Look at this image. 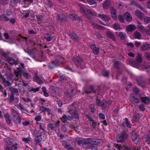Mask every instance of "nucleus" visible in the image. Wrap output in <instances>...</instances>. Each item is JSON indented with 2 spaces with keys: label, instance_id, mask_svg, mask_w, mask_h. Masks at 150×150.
<instances>
[{
  "label": "nucleus",
  "instance_id": "nucleus-1",
  "mask_svg": "<svg viewBox=\"0 0 150 150\" xmlns=\"http://www.w3.org/2000/svg\"><path fill=\"white\" fill-rule=\"evenodd\" d=\"M72 59L78 68L82 69L85 68V62L82 57L75 56L72 57Z\"/></svg>",
  "mask_w": 150,
  "mask_h": 150
},
{
  "label": "nucleus",
  "instance_id": "nucleus-2",
  "mask_svg": "<svg viewBox=\"0 0 150 150\" xmlns=\"http://www.w3.org/2000/svg\"><path fill=\"white\" fill-rule=\"evenodd\" d=\"M85 144L86 148L91 145H95L100 146L102 145L100 142L98 141H94L91 138L85 139Z\"/></svg>",
  "mask_w": 150,
  "mask_h": 150
},
{
  "label": "nucleus",
  "instance_id": "nucleus-3",
  "mask_svg": "<svg viewBox=\"0 0 150 150\" xmlns=\"http://www.w3.org/2000/svg\"><path fill=\"white\" fill-rule=\"evenodd\" d=\"M64 60V58L59 55L57 57L55 60L52 61L51 63L52 64L54 65L55 67H57L60 66L61 64H63Z\"/></svg>",
  "mask_w": 150,
  "mask_h": 150
},
{
  "label": "nucleus",
  "instance_id": "nucleus-4",
  "mask_svg": "<svg viewBox=\"0 0 150 150\" xmlns=\"http://www.w3.org/2000/svg\"><path fill=\"white\" fill-rule=\"evenodd\" d=\"M127 136L126 131H124L122 133H121L117 136L116 138L117 141L120 143L123 142L126 140Z\"/></svg>",
  "mask_w": 150,
  "mask_h": 150
},
{
  "label": "nucleus",
  "instance_id": "nucleus-5",
  "mask_svg": "<svg viewBox=\"0 0 150 150\" xmlns=\"http://www.w3.org/2000/svg\"><path fill=\"white\" fill-rule=\"evenodd\" d=\"M131 138L133 141L136 144H138L140 141L141 138L139 137V135L135 132L133 131L131 133Z\"/></svg>",
  "mask_w": 150,
  "mask_h": 150
},
{
  "label": "nucleus",
  "instance_id": "nucleus-6",
  "mask_svg": "<svg viewBox=\"0 0 150 150\" xmlns=\"http://www.w3.org/2000/svg\"><path fill=\"white\" fill-rule=\"evenodd\" d=\"M68 35L70 38L72 39L74 42L78 43L80 41V38L74 32L70 31L68 33Z\"/></svg>",
  "mask_w": 150,
  "mask_h": 150
},
{
  "label": "nucleus",
  "instance_id": "nucleus-7",
  "mask_svg": "<svg viewBox=\"0 0 150 150\" xmlns=\"http://www.w3.org/2000/svg\"><path fill=\"white\" fill-rule=\"evenodd\" d=\"M96 101V105L97 106H101L102 107V109L103 110H104L106 108V106L105 105V103L106 102V101L105 100H103L101 101L100 99H98V97H97Z\"/></svg>",
  "mask_w": 150,
  "mask_h": 150
},
{
  "label": "nucleus",
  "instance_id": "nucleus-8",
  "mask_svg": "<svg viewBox=\"0 0 150 150\" xmlns=\"http://www.w3.org/2000/svg\"><path fill=\"white\" fill-rule=\"evenodd\" d=\"M69 112L72 116L73 118L77 119H79L78 111L76 110L75 107L71 108L69 110Z\"/></svg>",
  "mask_w": 150,
  "mask_h": 150
},
{
  "label": "nucleus",
  "instance_id": "nucleus-9",
  "mask_svg": "<svg viewBox=\"0 0 150 150\" xmlns=\"http://www.w3.org/2000/svg\"><path fill=\"white\" fill-rule=\"evenodd\" d=\"M110 13L111 16L115 20H117V11L116 9L114 7L111 6L110 7Z\"/></svg>",
  "mask_w": 150,
  "mask_h": 150
},
{
  "label": "nucleus",
  "instance_id": "nucleus-10",
  "mask_svg": "<svg viewBox=\"0 0 150 150\" xmlns=\"http://www.w3.org/2000/svg\"><path fill=\"white\" fill-rule=\"evenodd\" d=\"M85 93L88 94L92 93H96V91L95 90L94 86L91 85L86 88V90L85 91Z\"/></svg>",
  "mask_w": 150,
  "mask_h": 150
},
{
  "label": "nucleus",
  "instance_id": "nucleus-11",
  "mask_svg": "<svg viewBox=\"0 0 150 150\" xmlns=\"http://www.w3.org/2000/svg\"><path fill=\"white\" fill-rule=\"evenodd\" d=\"M90 47L92 49L94 54L96 55L99 53V49L96 45H91Z\"/></svg>",
  "mask_w": 150,
  "mask_h": 150
},
{
  "label": "nucleus",
  "instance_id": "nucleus-12",
  "mask_svg": "<svg viewBox=\"0 0 150 150\" xmlns=\"http://www.w3.org/2000/svg\"><path fill=\"white\" fill-rule=\"evenodd\" d=\"M80 10L83 13L85 16L88 18H90V16L87 14L86 11V9L85 8L84 6L82 4H80L79 6Z\"/></svg>",
  "mask_w": 150,
  "mask_h": 150
},
{
  "label": "nucleus",
  "instance_id": "nucleus-13",
  "mask_svg": "<svg viewBox=\"0 0 150 150\" xmlns=\"http://www.w3.org/2000/svg\"><path fill=\"white\" fill-rule=\"evenodd\" d=\"M57 20L60 22H63L66 20L67 18L65 15L63 14L60 15L58 14L56 16Z\"/></svg>",
  "mask_w": 150,
  "mask_h": 150
},
{
  "label": "nucleus",
  "instance_id": "nucleus-14",
  "mask_svg": "<svg viewBox=\"0 0 150 150\" xmlns=\"http://www.w3.org/2000/svg\"><path fill=\"white\" fill-rule=\"evenodd\" d=\"M124 16L127 21L130 22L132 21V16L129 12H126L124 14Z\"/></svg>",
  "mask_w": 150,
  "mask_h": 150
},
{
  "label": "nucleus",
  "instance_id": "nucleus-15",
  "mask_svg": "<svg viewBox=\"0 0 150 150\" xmlns=\"http://www.w3.org/2000/svg\"><path fill=\"white\" fill-rule=\"evenodd\" d=\"M41 134H40L39 135H36L35 136V139L36 141V142L37 144L39 145H40V143L42 141V138Z\"/></svg>",
  "mask_w": 150,
  "mask_h": 150
},
{
  "label": "nucleus",
  "instance_id": "nucleus-16",
  "mask_svg": "<svg viewBox=\"0 0 150 150\" xmlns=\"http://www.w3.org/2000/svg\"><path fill=\"white\" fill-rule=\"evenodd\" d=\"M116 33L117 35L119 37L120 39L122 40H125L127 38V36L125 33L120 32L119 33L116 32Z\"/></svg>",
  "mask_w": 150,
  "mask_h": 150
},
{
  "label": "nucleus",
  "instance_id": "nucleus-17",
  "mask_svg": "<svg viewBox=\"0 0 150 150\" xmlns=\"http://www.w3.org/2000/svg\"><path fill=\"white\" fill-rule=\"evenodd\" d=\"M129 64L131 65L136 68H139L140 66V64L136 61L131 60Z\"/></svg>",
  "mask_w": 150,
  "mask_h": 150
},
{
  "label": "nucleus",
  "instance_id": "nucleus-18",
  "mask_svg": "<svg viewBox=\"0 0 150 150\" xmlns=\"http://www.w3.org/2000/svg\"><path fill=\"white\" fill-rule=\"evenodd\" d=\"M135 14L137 16L138 18L142 20L144 17V14L142 13L139 10H137L136 11Z\"/></svg>",
  "mask_w": 150,
  "mask_h": 150
},
{
  "label": "nucleus",
  "instance_id": "nucleus-19",
  "mask_svg": "<svg viewBox=\"0 0 150 150\" xmlns=\"http://www.w3.org/2000/svg\"><path fill=\"white\" fill-rule=\"evenodd\" d=\"M70 18L74 21H81V18L79 17L78 15L75 14H71L70 15Z\"/></svg>",
  "mask_w": 150,
  "mask_h": 150
},
{
  "label": "nucleus",
  "instance_id": "nucleus-20",
  "mask_svg": "<svg viewBox=\"0 0 150 150\" xmlns=\"http://www.w3.org/2000/svg\"><path fill=\"white\" fill-rule=\"evenodd\" d=\"M73 90H72L70 89H68L66 91H65V93L68 97H72L73 96Z\"/></svg>",
  "mask_w": 150,
  "mask_h": 150
},
{
  "label": "nucleus",
  "instance_id": "nucleus-21",
  "mask_svg": "<svg viewBox=\"0 0 150 150\" xmlns=\"http://www.w3.org/2000/svg\"><path fill=\"white\" fill-rule=\"evenodd\" d=\"M106 34L109 38L112 40L115 41L116 40V38L112 33L110 31H108L107 32Z\"/></svg>",
  "mask_w": 150,
  "mask_h": 150
},
{
  "label": "nucleus",
  "instance_id": "nucleus-22",
  "mask_svg": "<svg viewBox=\"0 0 150 150\" xmlns=\"http://www.w3.org/2000/svg\"><path fill=\"white\" fill-rule=\"evenodd\" d=\"M111 5V3L110 1H106L103 4V7L106 9H108L109 8Z\"/></svg>",
  "mask_w": 150,
  "mask_h": 150
},
{
  "label": "nucleus",
  "instance_id": "nucleus-23",
  "mask_svg": "<svg viewBox=\"0 0 150 150\" xmlns=\"http://www.w3.org/2000/svg\"><path fill=\"white\" fill-rule=\"evenodd\" d=\"M86 12L87 14H88V15L90 17V16L89 15V14L94 16H96L97 15V13H96L93 10H91L89 9H86ZM90 18V17L89 19Z\"/></svg>",
  "mask_w": 150,
  "mask_h": 150
},
{
  "label": "nucleus",
  "instance_id": "nucleus-24",
  "mask_svg": "<svg viewBox=\"0 0 150 150\" xmlns=\"http://www.w3.org/2000/svg\"><path fill=\"white\" fill-rule=\"evenodd\" d=\"M136 28L135 25H129L126 28V30L129 32H132L136 29Z\"/></svg>",
  "mask_w": 150,
  "mask_h": 150
},
{
  "label": "nucleus",
  "instance_id": "nucleus-25",
  "mask_svg": "<svg viewBox=\"0 0 150 150\" xmlns=\"http://www.w3.org/2000/svg\"><path fill=\"white\" fill-rule=\"evenodd\" d=\"M99 17H100L102 19L105 21H109L110 19V18L107 15L98 14Z\"/></svg>",
  "mask_w": 150,
  "mask_h": 150
},
{
  "label": "nucleus",
  "instance_id": "nucleus-26",
  "mask_svg": "<svg viewBox=\"0 0 150 150\" xmlns=\"http://www.w3.org/2000/svg\"><path fill=\"white\" fill-rule=\"evenodd\" d=\"M27 53L32 57L35 58L36 57V54L33 49H30L27 51Z\"/></svg>",
  "mask_w": 150,
  "mask_h": 150
},
{
  "label": "nucleus",
  "instance_id": "nucleus-27",
  "mask_svg": "<svg viewBox=\"0 0 150 150\" xmlns=\"http://www.w3.org/2000/svg\"><path fill=\"white\" fill-rule=\"evenodd\" d=\"M18 144L17 143L14 144L13 146L9 147L7 146L6 148V150H17L18 147L17 146Z\"/></svg>",
  "mask_w": 150,
  "mask_h": 150
},
{
  "label": "nucleus",
  "instance_id": "nucleus-28",
  "mask_svg": "<svg viewBox=\"0 0 150 150\" xmlns=\"http://www.w3.org/2000/svg\"><path fill=\"white\" fill-rule=\"evenodd\" d=\"M141 49L142 50H147L150 49V46L149 44H146L141 46Z\"/></svg>",
  "mask_w": 150,
  "mask_h": 150
},
{
  "label": "nucleus",
  "instance_id": "nucleus-29",
  "mask_svg": "<svg viewBox=\"0 0 150 150\" xmlns=\"http://www.w3.org/2000/svg\"><path fill=\"white\" fill-rule=\"evenodd\" d=\"M77 143L79 145H81L86 148L85 139L83 140H79L77 141Z\"/></svg>",
  "mask_w": 150,
  "mask_h": 150
},
{
  "label": "nucleus",
  "instance_id": "nucleus-30",
  "mask_svg": "<svg viewBox=\"0 0 150 150\" xmlns=\"http://www.w3.org/2000/svg\"><path fill=\"white\" fill-rule=\"evenodd\" d=\"M93 25L94 27L98 29H100L102 30H103L105 28V27L96 23H93Z\"/></svg>",
  "mask_w": 150,
  "mask_h": 150
},
{
  "label": "nucleus",
  "instance_id": "nucleus-31",
  "mask_svg": "<svg viewBox=\"0 0 150 150\" xmlns=\"http://www.w3.org/2000/svg\"><path fill=\"white\" fill-rule=\"evenodd\" d=\"M143 102L145 104L149 103L150 101V98L148 97H143L141 98Z\"/></svg>",
  "mask_w": 150,
  "mask_h": 150
},
{
  "label": "nucleus",
  "instance_id": "nucleus-32",
  "mask_svg": "<svg viewBox=\"0 0 150 150\" xmlns=\"http://www.w3.org/2000/svg\"><path fill=\"white\" fill-rule=\"evenodd\" d=\"M17 113L16 110H13L12 112V115L13 117V120L16 123V121L17 120V119L18 117L17 116L16 114L15 113Z\"/></svg>",
  "mask_w": 150,
  "mask_h": 150
},
{
  "label": "nucleus",
  "instance_id": "nucleus-33",
  "mask_svg": "<svg viewBox=\"0 0 150 150\" xmlns=\"http://www.w3.org/2000/svg\"><path fill=\"white\" fill-rule=\"evenodd\" d=\"M115 147L119 150H125V145L117 144L115 145Z\"/></svg>",
  "mask_w": 150,
  "mask_h": 150
},
{
  "label": "nucleus",
  "instance_id": "nucleus-34",
  "mask_svg": "<svg viewBox=\"0 0 150 150\" xmlns=\"http://www.w3.org/2000/svg\"><path fill=\"white\" fill-rule=\"evenodd\" d=\"M44 37L47 41H50L52 39V38L51 37V35L49 34H45L44 35Z\"/></svg>",
  "mask_w": 150,
  "mask_h": 150
},
{
  "label": "nucleus",
  "instance_id": "nucleus-35",
  "mask_svg": "<svg viewBox=\"0 0 150 150\" xmlns=\"http://www.w3.org/2000/svg\"><path fill=\"white\" fill-rule=\"evenodd\" d=\"M5 59L6 60L10 62H9V64H14L15 60L12 57H10L8 56Z\"/></svg>",
  "mask_w": 150,
  "mask_h": 150
},
{
  "label": "nucleus",
  "instance_id": "nucleus-36",
  "mask_svg": "<svg viewBox=\"0 0 150 150\" xmlns=\"http://www.w3.org/2000/svg\"><path fill=\"white\" fill-rule=\"evenodd\" d=\"M0 18L1 20L4 21H8L9 20V18L5 14L0 15Z\"/></svg>",
  "mask_w": 150,
  "mask_h": 150
},
{
  "label": "nucleus",
  "instance_id": "nucleus-37",
  "mask_svg": "<svg viewBox=\"0 0 150 150\" xmlns=\"http://www.w3.org/2000/svg\"><path fill=\"white\" fill-rule=\"evenodd\" d=\"M120 62L119 61H116L113 62V66L114 68L117 69H119V65L120 64Z\"/></svg>",
  "mask_w": 150,
  "mask_h": 150
},
{
  "label": "nucleus",
  "instance_id": "nucleus-38",
  "mask_svg": "<svg viewBox=\"0 0 150 150\" xmlns=\"http://www.w3.org/2000/svg\"><path fill=\"white\" fill-rule=\"evenodd\" d=\"M136 61L140 64L142 62L143 59L141 55L139 54H138L137 57Z\"/></svg>",
  "mask_w": 150,
  "mask_h": 150
},
{
  "label": "nucleus",
  "instance_id": "nucleus-39",
  "mask_svg": "<svg viewBox=\"0 0 150 150\" xmlns=\"http://www.w3.org/2000/svg\"><path fill=\"white\" fill-rule=\"evenodd\" d=\"M22 69L21 67L18 68V71L16 72V77H18L19 76L21 77V74Z\"/></svg>",
  "mask_w": 150,
  "mask_h": 150
},
{
  "label": "nucleus",
  "instance_id": "nucleus-40",
  "mask_svg": "<svg viewBox=\"0 0 150 150\" xmlns=\"http://www.w3.org/2000/svg\"><path fill=\"white\" fill-rule=\"evenodd\" d=\"M48 126L52 130H56V127L55 125V124H54V123H51L50 122V123L48 124Z\"/></svg>",
  "mask_w": 150,
  "mask_h": 150
},
{
  "label": "nucleus",
  "instance_id": "nucleus-41",
  "mask_svg": "<svg viewBox=\"0 0 150 150\" xmlns=\"http://www.w3.org/2000/svg\"><path fill=\"white\" fill-rule=\"evenodd\" d=\"M21 0H12L10 2V4L13 7L15 6L16 4L17 3H19Z\"/></svg>",
  "mask_w": 150,
  "mask_h": 150
},
{
  "label": "nucleus",
  "instance_id": "nucleus-42",
  "mask_svg": "<svg viewBox=\"0 0 150 150\" xmlns=\"http://www.w3.org/2000/svg\"><path fill=\"white\" fill-rule=\"evenodd\" d=\"M43 18L42 16L37 17V22L38 24H41L43 23L42 21Z\"/></svg>",
  "mask_w": 150,
  "mask_h": 150
},
{
  "label": "nucleus",
  "instance_id": "nucleus-43",
  "mask_svg": "<svg viewBox=\"0 0 150 150\" xmlns=\"http://www.w3.org/2000/svg\"><path fill=\"white\" fill-rule=\"evenodd\" d=\"M6 142L9 145H11L13 146L14 145V144L17 143H13V139H8L6 140Z\"/></svg>",
  "mask_w": 150,
  "mask_h": 150
},
{
  "label": "nucleus",
  "instance_id": "nucleus-44",
  "mask_svg": "<svg viewBox=\"0 0 150 150\" xmlns=\"http://www.w3.org/2000/svg\"><path fill=\"white\" fill-rule=\"evenodd\" d=\"M139 119L137 115V114L134 115L133 117V119L132 120V122L133 123L137 122Z\"/></svg>",
  "mask_w": 150,
  "mask_h": 150
},
{
  "label": "nucleus",
  "instance_id": "nucleus-45",
  "mask_svg": "<svg viewBox=\"0 0 150 150\" xmlns=\"http://www.w3.org/2000/svg\"><path fill=\"white\" fill-rule=\"evenodd\" d=\"M130 96L131 98H132V100L135 103H138L139 102V100L138 98H136L134 96H132V95H130Z\"/></svg>",
  "mask_w": 150,
  "mask_h": 150
},
{
  "label": "nucleus",
  "instance_id": "nucleus-46",
  "mask_svg": "<svg viewBox=\"0 0 150 150\" xmlns=\"http://www.w3.org/2000/svg\"><path fill=\"white\" fill-rule=\"evenodd\" d=\"M113 28L115 30H120L121 29L120 25L117 23H115L113 25Z\"/></svg>",
  "mask_w": 150,
  "mask_h": 150
},
{
  "label": "nucleus",
  "instance_id": "nucleus-47",
  "mask_svg": "<svg viewBox=\"0 0 150 150\" xmlns=\"http://www.w3.org/2000/svg\"><path fill=\"white\" fill-rule=\"evenodd\" d=\"M124 17L122 14H120L118 16V19L119 21L122 23L125 21Z\"/></svg>",
  "mask_w": 150,
  "mask_h": 150
},
{
  "label": "nucleus",
  "instance_id": "nucleus-48",
  "mask_svg": "<svg viewBox=\"0 0 150 150\" xmlns=\"http://www.w3.org/2000/svg\"><path fill=\"white\" fill-rule=\"evenodd\" d=\"M109 72L106 70H103L102 71V74L105 77H109Z\"/></svg>",
  "mask_w": 150,
  "mask_h": 150
},
{
  "label": "nucleus",
  "instance_id": "nucleus-49",
  "mask_svg": "<svg viewBox=\"0 0 150 150\" xmlns=\"http://www.w3.org/2000/svg\"><path fill=\"white\" fill-rule=\"evenodd\" d=\"M134 34L135 36V37L136 38L139 39H140V37L141 36V35L139 33L136 31L134 33Z\"/></svg>",
  "mask_w": 150,
  "mask_h": 150
},
{
  "label": "nucleus",
  "instance_id": "nucleus-50",
  "mask_svg": "<svg viewBox=\"0 0 150 150\" xmlns=\"http://www.w3.org/2000/svg\"><path fill=\"white\" fill-rule=\"evenodd\" d=\"M51 94L52 96L55 98V99H56L57 98V96L56 95V91L55 89L53 88H51Z\"/></svg>",
  "mask_w": 150,
  "mask_h": 150
},
{
  "label": "nucleus",
  "instance_id": "nucleus-51",
  "mask_svg": "<svg viewBox=\"0 0 150 150\" xmlns=\"http://www.w3.org/2000/svg\"><path fill=\"white\" fill-rule=\"evenodd\" d=\"M10 90L11 92V93L14 94V93H18V92L17 89L12 87L10 88Z\"/></svg>",
  "mask_w": 150,
  "mask_h": 150
},
{
  "label": "nucleus",
  "instance_id": "nucleus-52",
  "mask_svg": "<svg viewBox=\"0 0 150 150\" xmlns=\"http://www.w3.org/2000/svg\"><path fill=\"white\" fill-rule=\"evenodd\" d=\"M89 108L91 109V112L93 114L95 112V110H96L93 104H91L89 106Z\"/></svg>",
  "mask_w": 150,
  "mask_h": 150
},
{
  "label": "nucleus",
  "instance_id": "nucleus-53",
  "mask_svg": "<svg viewBox=\"0 0 150 150\" xmlns=\"http://www.w3.org/2000/svg\"><path fill=\"white\" fill-rule=\"evenodd\" d=\"M145 105L143 104L139 105V107L140 110L142 111H144L145 110Z\"/></svg>",
  "mask_w": 150,
  "mask_h": 150
},
{
  "label": "nucleus",
  "instance_id": "nucleus-54",
  "mask_svg": "<svg viewBox=\"0 0 150 150\" xmlns=\"http://www.w3.org/2000/svg\"><path fill=\"white\" fill-rule=\"evenodd\" d=\"M88 3L90 5L97 4V2L95 0H87Z\"/></svg>",
  "mask_w": 150,
  "mask_h": 150
},
{
  "label": "nucleus",
  "instance_id": "nucleus-55",
  "mask_svg": "<svg viewBox=\"0 0 150 150\" xmlns=\"http://www.w3.org/2000/svg\"><path fill=\"white\" fill-rule=\"evenodd\" d=\"M61 120L64 123L67 122V115H63L62 117Z\"/></svg>",
  "mask_w": 150,
  "mask_h": 150
},
{
  "label": "nucleus",
  "instance_id": "nucleus-56",
  "mask_svg": "<svg viewBox=\"0 0 150 150\" xmlns=\"http://www.w3.org/2000/svg\"><path fill=\"white\" fill-rule=\"evenodd\" d=\"M64 147L68 150H74V149L72 147L71 145L70 144H66Z\"/></svg>",
  "mask_w": 150,
  "mask_h": 150
},
{
  "label": "nucleus",
  "instance_id": "nucleus-57",
  "mask_svg": "<svg viewBox=\"0 0 150 150\" xmlns=\"http://www.w3.org/2000/svg\"><path fill=\"white\" fill-rule=\"evenodd\" d=\"M14 94L11 93V96L10 98L9 102L12 103L14 101Z\"/></svg>",
  "mask_w": 150,
  "mask_h": 150
},
{
  "label": "nucleus",
  "instance_id": "nucleus-58",
  "mask_svg": "<svg viewBox=\"0 0 150 150\" xmlns=\"http://www.w3.org/2000/svg\"><path fill=\"white\" fill-rule=\"evenodd\" d=\"M133 91L135 93L136 95H138L139 93V90L138 88L136 87L133 88Z\"/></svg>",
  "mask_w": 150,
  "mask_h": 150
},
{
  "label": "nucleus",
  "instance_id": "nucleus-59",
  "mask_svg": "<svg viewBox=\"0 0 150 150\" xmlns=\"http://www.w3.org/2000/svg\"><path fill=\"white\" fill-rule=\"evenodd\" d=\"M94 145H91L90 146L87 147L86 148H91L92 150H97V148Z\"/></svg>",
  "mask_w": 150,
  "mask_h": 150
},
{
  "label": "nucleus",
  "instance_id": "nucleus-60",
  "mask_svg": "<svg viewBox=\"0 0 150 150\" xmlns=\"http://www.w3.org/2000/svg\"><path fill=\"white\" fill-rule=\"evenodd\" d=\"M125 124L127 127L129 128H130L131 127V125H130L128 119L127 118H126L125 119Z\"/></svg>",
  "mask_w": 150,
  "mask_h": 150
},
{
  "label": "nucleus",
  "instance_id": "nucleus-61",
  "mask_svg": "<svg viewBox=\"0 0 150 150\" xmlns=\"http://www.w3.org/2000/svg\"><path fill=\"white\" fill-rule=\"evenodd\" d=\"M145 57L146 59L149 60L150 61V53L149 52H146L145 54Z\"/></svg>",
  "mask_w": 150,
  "mask_h": 150
},
{
  "label": "nucleus",
  "instance_id": "nucleus-62",
  "mask_svg": "<svg viewBox=\"0 0 150 150\" xmlns=\"http://www.w3.org/2000/svg\"><path fill=\"white\" fill-rule=\"evenodd\" d=\"M138 28L142 32L145 31L146 30L144 26L142 25H139L138 26Z\"/></svg>",
  "mask_w": 150,
  "mask_h": 150
},
{
  "label": "nucleus",
  "instance_id": "nucleus-63",
  "mask_svg": "<svg viewBox=\"0 0 150 150\" xmlns=\"http://www.w3.org/2000/svg\"><path fill=\"white\" fill-rule=\"evenodd\" d=\"M17 107L18 108H20L22 111L24 110H25V108L22 107V104L21 103H19L17 104Z\"/></svg>",
  "mask_w": 150,
  "mask_h": 150
},
{
  "label": "nucleus",
  "instance_id": "nucleus-64",
  "mask_svg": "<svg viewBox=\"0 0 150 150\" xmlns=\"http://www.w3.org/2000/svg\"><path fill=\"white\" fill-rule=\"evenodd\" d=\"M86 117L90 121H93V119L91 117V116L88 114H86Z\"/></svg>",
  "mask_w": 150,
  "mask_h": 150
}]
</instances>
